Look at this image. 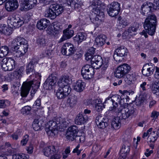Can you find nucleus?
Here are the masks:
<instances>
[{
    "mask_svg": "<svg viewBox=\"0 0 159 159\" xmlns=\"http://www.w3.org/2000/svg\"><path fill=\"white\" fill-rule=\"evenodd\" d=\"M122 112L120 117L121 118L125 120L137 114L136 109L130 104L126 107H124L123 109L122 108V110L120 112Z\"/></svg>",
    "mask_w": 159,
    "mask_h": 159,
    "instance_id": "nucleus-6",
    "label": "nucleus"
},
{
    "mask_svg": "<svg viewBox=\"0 0 159 159\" xmlns=\"http://www.w3.org/2000/svg\"><path fill=\"white\" fill-rule=\"evenodd\" d=\"M157 22L156 17L154 14L148 16L145 19L143 26L146 31L149 35L152 36L154 34Z\"/></svg>",
    "mask_w": 159,
    "mask_h": 159,
    "instance_id": "nucleus-2",
    "label": "nucleus"
},
{
    "mask_svg": "<svg viewBox=\"0 0 159 159\" xmlns=\"http://www.w3.org/2000/svg\"><path fill=\"white\" fill-rule=\"evenodd\" d=\"M104 117L100 115L96 117L95 121L97 125L98 124L100 123V121H101L102 120H104Z\"/></svg>",
    "mask_w": 159,
    "mask_h": 159,
    "instance_id": "nucleus-59",
    "label": "nucleus"
},
{
    "mask_svg": "<svg viewBox=\"0 0 159 159\" xmlns=\"http://www.w3.org/2000/svg\"><path fill=\"white\" fill-rule=\"evenodd\" d=\"M61 51L63 55L69 56L74 54L76 51L73 45L66 43L62 46Z\"/></svg>",
    "mask_w": 159,
    "mask_h": 159,
    "instance_id": "nucleus-15",
    "label": "nucleus"
},
{
    "mask_svg": "<svg viewBox=\"0 0 159 159\" xmlns=\"http://www.w3.org/2000/svg\"><path fill=\"white\" fill-rule=\"evenodd\" d=\"M109 59L108 58H106L104 60H103L102 64L100 66L104 70L107 69L108 66Z\"/></svg>",
    "mask_w": 159,
    "mask_h": 159,
    "instance_id": "nucleus-53",
    "label": "nucleus"
},
{
    "mask_svg": "<svg viewBox=\"0 0 159 159\" xmlns=\"http://www.w3.org/2000/svg\"><path fill=\"white\" fill-rule=\"evenodd\" d=\"M9 52V49L7 46H2L0 49V58H2L6 56Z\"/></svg>",
    "mask_w": 159,
    "mask_h": 159,
    "instance_id": "nucleus-43",
    "label": "nucleus"
},
{
    "mask_svg": "<svg viewBox=\"0 0 159 159\" xmlns=\"http://www.w3.org/2000/svg\"><path fill=\"white\" fill-rule=\"evenodd\" d=\"M18 6L17 0H8L6 3L5 8L8 12H12L16 10Z\"/></svg>",
    "mask_w": 159,
    "mask_h": 159,
    "instance_id": "nucleus-20",
    "label": "nucleus"
},
{
    "mask_svg": "<svg viewBox=\"0 0 159 159\" xmlns=\"http://www.w3.org/2000/svg\"><path fill=\"white\" fill-rule=\"evenodd\" d=\"M91 63L95 66V65L98 66L97 68L100 67L102 64L103 59L99 55H95L92 58L91 60Z\"/></svg>",
    "mask_w": 159,
    "mask_h": 159,
    "instance_id": "nucleus-24",
    "label": "nucleus"
},
{
    "mask_svg": "<svg viewBox=\"0 0 159 159\" xmlns=\"http://www.w3.org/2000/svg\"><path fill=\"white\" fill-rule=\"evenodd\" d=\"M155 72L154 74V77L156 79L159 80V68L156 67Z\"/></svg>",
    "mask_w": 159,
    "mask_h": 159,
    "instance_id": "nucleus-61",
    "label": "nucleus"
},
{
    "mask_svg": "<svg viewBox=\"0 0 159 159\" xmlns=\"http://www.w3.org/2000/svg\"><path fill=\"white\" fill-rule=\"evenodd\" d=\"M135 80V75L134 74H127L124 79L125 82L128 84H131Z\"/></svg>",
    "mask_w": 159,
    "mask_h": 159,
    "instance_id": "nucleus-41",
    "label": "nucleus"
},
{
    "mask_svg": "<svg viewBox=\"0 0 159 159\" xmlns=\"http://www.w3.org/2000/svg\"><path fill=\"white\" fill-rule=\"evenodd\" d=\"M138 28V25H133L131 27L129 28L128 30V32L129 33H132L133 32H135Z\"/></svg>",
    "mask_w": 159,
    "mask_h": 159,
    "instance_id": "nucleus-55",
    "label": "nucleus"
},
{
    "mask_svg": "<svg viewBox=\"0 0 159 159\" xmlns=\"http://www.w3.org/2000/svg\"><path fill=\"white\" fill-rule=\"evenodd\" d=\"M39 78L37 80H34L33 81H30L26 83L22 87L21 95L23 97H26L29 93L31 87L35 88V89L39 88L40 83L41 76L38 75Z\"/></svg>",
    "mask_w": 159,
    "mask_h": 159,
    "instance_id": "nucleus-4",
    "label": "nucleus"
},
{
    "mask_svg": "<svg viewBox=\"0 0 159 159\" xmlns=\"http://www.w3.org/2000/svg\"><path fill=\"white\" fill-rule=\"evenodd\" d=\"M119 104H120L121 107L120 108H121V107H126L129 105L128 103L126 102V100L125 99L120 98V99Z\"/></svg>",
    "mask_w": 159,
    "mask_h": 159,
    "instance_id": "nucleus-56",
    "label": "nucleus"
},
{
    "mask_svg": "<svg viewBox=\"0 0 159 159\" xmlns=\"http://www.w3.org/2000/svg\"><path fill=\"white\" fill-rule=\"evenodd\" d=\"M120 125V120L118 117L114 118L111 122V127L116 129H119Z\"/></svg>",
    "mask_w": 159,
    "mask_h": 159,
    "instance_id": "nucleus-39",
    "label": "nucleus"
},
{
    "mask_svg": "<svg viewBox=\"0 0 159 159\" xmlns=\"http://www.w3.org/2000/svg\"><path fill=\"white\" fill-rule=\"evenodd\" d=\"M51 8L54 10L57 16L61 14L64 11V8L61 5L53 4L51 5Z\"/></svg>",
    "mask_w": 159,
    "mask_h": 159,
    "instance_id": "nucleus-25",
    "label": "nucleus"
},
{
    "mask_svg": "<svg viewBox=\"0 0 159 159\" xmlns=\"http://www.w3.org/2000/svg\"><path fill=\"white\" fill-rule=\"evenodd\" d=\"M74 33V31L73 30H70L68 28L64 30L63 31V34L59 40V42H62L65 40L70 38L73 36Z\"/></svg>",
    "mask_w": 159,
    "mask_h": 159,
    "instance_id": "nucleus-23",
    "label": "nucleus"
},
{
    "mask_svg": "<svg viewBox=\"0 0 159 159\" xmlns=\"http://www.w3.org/2000/svg\"><path fill=\"white\" fill-rule=\"evenodd\" d=\"M57 79L54 74H51L43 84V87L46 90H51L52 89Z\"/></svg>",
    "mask_w": 159,
    "mask_h": 159,
    "instance_id": "nucleus-16",
    "label": "nucleus"
},
{
    "mask_svg": "<svg viewBox=\"0 0 159 159\" xmlns=\"http://www.w3.org/2000/svg\"><path fill=\"white\" fill-rule=\"evenodd\" d=\"M155 66L151 63H147L143 66L142 73L146 76H150L153 74L155 70Z\"/></svg>",
    "mask_w": 159,
    "mask_h": 159,
    "instance_id": "nucleus-18",
    "label": "nucleus"
},
{
    "mask_svg": "<svg viewBox=\"0 0 159 159\" xmlns=\"http://www.w3.org/2000/svg\"><path fill=\"white\" fill-rule=\"evenodd\" d=\"M24 70V68L21 66L18 70L14 71L13 73L12 72L9 73L8 74V76H11L13 74V76L16 79H19L22 76Z\"/></svg>",
    "mask_w": 159,
    "mask_h": 159,
    "instance_id": "nucleus-36",
    "label": "nucleus"
},
{
    "mask_svg": "<svg viewBox=\"0 0 159 159\" xmlns=\"http://www.w3.org/2000/svg\"><path fill=\"white\" fill-rule=\"evenodd\" d=\"M94 69L89 65L84 66L82 68L81 73L83 78L86 80H89L93 77L94 74Z\"/></svg>",
    "mask_w": 159,
    "mask_h": 159,
    "instance_id": "nucleus-7",
    "label": "nucleus"
},
{
    "mask_svg": "<svg viewBox=\"0 0 159 159\" xmlns=\"http://www.w3.org/2000/svg\"><path fill=\"white\" fill-rule=\"evenodd\" d=\"M77 101V97L73 94L70 96L68 98L67 104L69 107L72 108L75 106Z\"/></svg>",
    "mask_w": 159,
    "mask_h": 159,
    "instance_id": "nucleus-28",
    "label": "nucleus"
},
{
    "mask_svg": "<svg viewBox=\"0 0 159 159\" xmlns=\"http://www.w3.org/2000/svg\"><path fill=\"white\" fill-rule=\"evenodd\" d=\"M106 36L104 35L97 36L95 39V44L98 47L103 46L106 42Z\"/></svg>",
    "mask_w": 159,
    "mask_h": 159,
    "instance_id": "nucleus-29",
    "label": "nucleus"
},
{
    "mask_svg": "<svg viewBox=\"0 0 159 159\" xmlns=\"http://www.w3.org/2000/svg\"><path fill=\"white\" fill-rule=\"evenodd\" d=\"M23 4L21 5L22 11H26L33 7L37 3V0H23Z\"/></svg>",
    "mask_w": 159,
    "mask_h": 159,
    "instance_id": "nucleus-21",
    "label": "nucleus"
},
{
    "mask_svg": "<svg viewBox=\"0 0 159 159\" xmlns=\"http://www.w3.org/2000/svg\"><path fill=\"white\" fill-rule=\"evenodd\" d=\"M120 98V96L115 95L111 97H108L107 98L104 103H107L108 106L112 105V106L109 107V110L112 111L114 113L118 115L122 110V108H117L118 106V103H119Z\"/></svg>",
    "mask_w": 159,
    "mask_h": 159,
    "instance_id": "nucleus-3",
    "label": "nucleus"
},
{
    "mask_svg": "<svg viewBox=\"0 0 159 159\" xmlns=\"http://www.w3.org/2000/svg\"><path fill=\"white\" fill-rule=\"evenodd\" d=\"M119 92L122 94L121 96H120V98L125 99L126 102H128L129 99V96L130 95L131 93L126 90L123 91L120 90Z\"/></svg>",
    "mask_w": 159,
    "mask_h": 159,
    "instance_id": "nucleus-42",
    "label": "nucleus"
},
{
    "mask_svg": "<svg viewBox=\"0 0 159 159\" xmlns=\"http://www.w3.org/2000/svg\"><path fill=\"white\" fill-rule=\"evenodd\" d=\"M90 7L92 9H100L102 8L100 0H90Z\"/></svg>",
    "mask_w": 159,
    "mask_h": 159,
    "instance_id": "nucleus-40",
    "label": "nucleus"
},
{
    "mask_svg": "<svg viewBox=\"0 0 159 159\" xmlns=\"http://www.w3.org/2000/svg\"><path fill=\"white\" fill-rule=\"evenodd\" d=\"M1 66L5 71H11L14 69L16 62L12 58H5L1 63Z\"/></svg>",
    "mask_w": 159,
    "mask_h": 159,
    "instance_id": "nucleus-9",
    "label": "nucleus"
},
{
    "mask_svg": "<svg viewBox=\"0 0 159 159\" xmlns=\"http://www.w3.org/2000/svg\"><path fill=\"white\" fill-rule=\"evenodd\" d=\"M86 34L84 32H80L78 33L73 39L75 41L78 43H80L86 39Z\"/></svg>",
    "mask_w": 159,
    "mask_h": 159,
    "instance_id": "nucleus-37",
    "label": "nucleus"
},
{
    "mask_svg": "<svg viewBox=\"0 0 159 159\" xmlns=\"http://www.w3.org/2000/svg\"><path fill=\"white\" fill-rule=\"evenodd\" d=\"M78 130L76 125L70 127L67 129L66 134V136L67 139L71 141L74 140L77 137Z\"/></svg>",
    "mask_w": 159,
    "mask_h": 159,
    "instance_id": "nucleus-17",
    "label": "nucleus"
},
{
    "mask_svg": "<svg viewBox=\"0 0 159 159\" xmlns=\"http://www.w3.org/2000/svg\"><path fill=\"white\" fill-rule=\"evenodd\" d=\"M53 27L54 30L56 31V33L61 31L62 29V26L60 23H55L53 24Z\"/></svg>",
    "mask_w": 159,
    "mask_h": 159,
    "instance_id": "nucleus-52",
    "label": "nucleus"
},
{
    "mask_svg": "<svg viewBox=\"0 0 159 159\" xmlns=\"http://www.w3.org/2000/svg\"><path fill=\"white\" fill-rule=\"evenodd\" d=\"M20 18L18 16L15 17H9L7 21L8 25L12 28H19L24 23L23 18Z\"/></svg>",
    "mask_w": 159,
    "mask_h": 159,
    "instance_id": "nucleus-14",
    "label": "nucleus"
},
{
    "mask_svg": "<svg viewBox=\"0 0 159 159\" xmlns=\"http://www.w3.org/2000/svg\"><path fill=\"white\" fill-rule=\"evenodd\" d=\"M147 83L145 82H143L140 85V90L141 92L146 91L147 90Z\"/></svg>",
    "mask_w": 159,
    "mask_h": 159,
    "instance_id": "nucleus-58",
    "label": "nucleus"
},
{
    "mask_svg": "<svg viewBox=\"0 0 159 159\" xmlns=\"http://www.w3.org/2000/svg\"><path fill=\"white\" fill-rule=\"evenodd\" d=\"M29 138V136L27 135H26L24 136L23 137V139L21 141V144L22 146H25L27 143L28 140Z\"/></svg>",
    "mask_w": 159,
    "mask_h": 159,
    "instance_id": "nucleus-57",
    "label": "nucleus"
},
{
    "mask_svg": "<svg viewBox=\"0 0 159 159\" xmlns=\"http://www.w3.org/2000/svg\"><path fill=\"white\" fill-rule=\"evenodd\" d=\"M159 115V113L157 111H153L151 116V117L153 118V119H156L158 117Z\"/></svg>",
    "mask_w": 159,
    "mask_h": 159,
    "instance_id": "nucleus-63",
    "label": "nucleus"
},
{
    "mask_svg": "<svg viewBox=\"0 0 159 159\" xmlns=\"http://www.w3.org/2000/svg\"><path fill=\"white\" fill-rule=\"evenodd\" d=\"M49 21L45 18L42 19L37 23V27L40 30L45 29L49 24Z\"/></svg>",
    "mask_w": 159,
    "mask_h": 159,
    "instance_id": "nucleus-26",
    "label": "nucleus"
},
{
    "mask_svg": "<svg viewBox=\"0 0 159 159\" xmlns=\"http://www.w3.org/2000/svg\"><path fill=\"white\" fill-rule=\"evenodd\" d=\"M20 47L19 49L16 51L19 53V56H22L24 55L28 50V45L26 40V43L23 44Z\"/></svg>",
    "mask_w": 159,
    "mask_h": 159,
    "instance_id": "nucleus-34",
    "label": "nucleus"
},
{
    "mask_svg": "<svg viewBox=\"0 0 159 159\" xmlns=\"http://www.w3.org/2000/svg\"><path fill=\"white\" fill-rule=\"evenodd\" d=\"M9 104V102L7 100H0V108H4Z\"/></svg>",
    "mask_w": 159,
    "mask_h": 159,
    "instance_id": "nucleus-54",
    "label": "nucleus"
},
{
    "mask_svg": "<svg viewBox=\"0 0 159 159\" xmlns=\"http://www.w3.org/2000/svg\"><path fill=\"white\" fill-rule=\"evenodd\" d=\"M130 67L128 64L124 63L119 66L115 73V77L120 78L128 73L130 70Z\"/></svg>",
    "mask_w": 159,
    "mask_h": 159,
    "instance_id": "nucleus-8",
    "label": "nucleus"
},
{
    "mask_svg": "<svg viewBox=\"0 0 159 159\" xmlns=\"http://www.w3.org/2000/svg\"><path fill=\"white\" fill-rule=\"evenodd\" d=\"M92 11L96 15L95 20H93V23L98 26L104 20V15L103 10L102 8L95 9H92Z\"/></svg>",
    "mask_w": 159,
    "mask_h": 159,
    "instance_id": "nucleus-12",
    "label": "nucleus"
},
{
    "mask_svg": "<svg viewBox=\"0 0 159 159\" xmlns=\"http://www.w3.org/2000/svg\"><path fill=\"white\" fill-rule=\"evenodd\" d=\"M119 24L123 27H125L128 25V23L126 19L125 18H122L121 17H119L118 18Z\"/></svg>",
    "mask_w": 159,
    "mask_h": 159,
    "instance_id": "nucleus-51",
    "label": "nucleus"
},
{
    "mask_svg": "<svg viewBox=\"0 0 159 159\" xmlns=\"http://www.w3.org/2000/svg\"><path fill=\"white\" fill-rule=\"evenodd\" d=\"M82 4V2L80 0H72L70 2L71 7L75 8L80 7Z\"/></svg>",
    "mask_w": 159,
    "mask_h": 159,
    "instance_id": "nucleus-44",
    "label": "nucleus"
},
{
    "mask_svg": "<svg viewBox=\"0 0 159 159\" xmlns=\"http://www.w3.org/2000/svg\"><path fill=\"white\" fill-rule=\"evenodd\" d=\"M71 80V75H68L62 76L59 80L58 84L59 88L56 94L58 99H64L69 94L71 89L69 84Z\"/></svg>",
    "mask_w": 159,
    "mask_h": 159,
    "instance_id": "nucleus-1",
    "label": "nucleus"
},
{
    "mask_svg": "<svg viewBox=\"0 0 159 159\" xmlns=\"http://www.w3.org/2000/svg\"><path fill=\"white\" fill-rule=\"evenodd\" d=\"M44 16L45 17L49 18L51 19L55 18L57 16L54 10L51 8V5L49 8L45 11Z\"/></svg>",
    "mask_w": 159,
    "mask_h": 159,
    "instance_id": "nucleus-33",
    "label": "nucleus"
},
{
    "mask_svg": "<svg viewBox=\"0 0 159 159\" xmlns=\"http://www.w3.org/2000/svg\"><path fill=\"white\" fill-rule=\"evenodd\" d=\"M49 126L46 129L48 135L50 136H54L57 134L59 128L57 126V122L56 118L54 120H50L48 123Z\"/></svg>",
    "mask_w": 159,
    "mask_h": 159,
    "instance_id": "nucleus-11",
    "label": "nucleus"
},
{
    "mask_svg": "<svg viewBox=\"0 0 159 159\" xmlns=\"http://www.w3.org/2000/svg\"><path fill=\"white\" fill-rule=\"evenodd\" d=\"M153 4L150 2H145L141 7L142 14L143 15L148 16L151 13Z\"/></svg>",
    "mask_w": 159,
    "mask_h": 159,
    "instance_id": "nucleus-22",
    "label": "nucleus"
},
{
    "mask_svg": "<svg viewBox=\"0 0 159 159\" xmlns=\"http://www.w3.org/2000/svg\"><path fill=\"white\" fill-rule=\"evenodd\" d=\"M105 105L102 103L101 101H98V102L97 103L95 106L96 110L98 112L102 111L104 108Z\"/></svg>",
    "mask_w": 159,
    "mask_h": 159,
    "instance_id": "nucleus-48",
    "label": "nucleus"
},
{
    "mask_svg": "<svg viewBox=\"0 0 159 159\" xmlns=\"http://www.w3.org/2000/svg\"><path fill=\"white\" fill-rule=\"evenodd\" d=\"M102 147L99 144H95L94 145L93 147V150L95 152H97L101 150Z\"/></svg>",
    "mask_w": 159,
    "mask_h": 159,
    "instance_id": "nucleus-62",
    "label": "nucleus"
},
{
    "mask_svg": "<svg viewBox=\"0 0 159 159\" xmlns=\"http://www.w3.org/2000/svg\"><path fill=\"white\" fill-rule=\"evenodd\" d=\"M44 154L47 157H49L53 154L50 159H59L61 155L59 152V148L54 146H50L45 148L43 150Z\"/></svg>",
    "mask_w": 159,
    "mask_h": 159,
    "instance_id": "nucleus-5",
    "label": "nucleus"
},
{
    "mask_svg": "<svg viewBox=\"0 0 159 159\" xmlns=\"http://www.w3.org/2000/svg\"><path fill=\"white\" fill-rule=\"evenodd\" d=\"M82 56V55L81 53L79 52H77L73 56V59L74 60H76L81 58Z\"/></svg>",
    "mask_w": 159,
    "mask_h": 159,
    "instance_id": "nucleus-64",
    "label": "nucleus"
},
{
    "mask_svg": "<svg viewBox=\"0 0 159 159\" xmlns=\"http://www.w3.org/2000/svg\"><path fill=\"white\" fill-rule=\"evenodd\" d=\"M116 53H115L113 56L114 60L116 61L120 62L121 61L119 57H123L127 56L128 53V50L125 46H122L118 48L115 51Z\"/></svg>",
    "mask_w": 159,
    "mask_h": 159,
    "instance_id": "nucleus-13",
    "label": "nucleus"
},
{
    "mask_svg": "<svg viewBox=\"0 0 159 159\" xmlns=\"http://www.w3.org/2000/svg\"><path fill=\"white\" fill-rule=\"evenodd\" d=\"M0 31L3 34L6 35H9L12 32V29L11 27H8L5 25L0 26Z\"/></svg>",
    "mask_w": 159,
    "mask_h": 159,
    "instance_id": "nucleus-35",
    "label": "nucleus"
},
{
    "mask_svg": "<svg viewBox=\"0 0 159 159\" xmlns=\"http://www.w3.org/2000/svg\"><path fill=\"white\" fill-rule=\"evenodd\" d=\"M25 43H26V40L24 39L21 37H17L11 42V46L12 50L16 51L21 45Z\"/></svg>",
    "mask_w": 159,
    "mask_h": 159,
    "instance_id": "nucleus-19",
    "label": "nucleus"
},
{
    "mask_svg": "<svg viewBox=\"0 0 159 159\" xmlns=\"http://www.w3.org/2000/svg\"><path fill=\"white\" fill-rule=\"evenodd\" d=\"M33 127L35 131H38L40 129L41 126L39 124V121L38 119H35L33 124Z\"/></svg>",
    "mask_w": 159,
    "mask_h": 159,
    "instance_id": "nucleus-46",
    "label": "nucleus"
},
{
    "mask_svg": "<svg viewBox=\"0 0 159 159\" xmlns=\"http://www.w3.org/2000/svg\"><path fill=\"white\" fill-rule=\"evenodd\" d=\"M87 119V117L85 118L82 114H79L75 118V123L76 124L81 125L86 122Z\"/></svg>",
    "mask_w": 159,
    "mask_h": 159,
    "instance_id": "nucleus-38",
    "label": "nucleus"
},
{
    "mask_svg": "<svg viewBox=\"0 0 159 159\" xmlns=\"http://www.w3.org/2000/svg\"><path fill=\"white\" fill-rule=\"evenodd\" d=\"M31 109V107L29 106H25L22 108L21 112L24 115L29 114Z\"/></svg>",
    "mask_w": 159,
    "mask_h": 159,
    "instance_id": "nucleus-49",
    "label": "nucleus"
},
{
    "mask_svg": "<svg viewBox=\"0 0 159 159\" xmlns=\"http://www.w3.org/2000/svg\"><path fill=\"white\" fill-rule=\"evenodd\" d=\"M107 121V120L104 117V120H102L101 121H100V123L98 125V127L100 129L105 128L108 125Z\"/></svg>",
    "mask_w": 159,
    "mask_h": 159,
    "instance_id": "nucleus-50",
    "label": "nucleus"
},
{
    "mask_svg": "<svg viewBox=\"0 0 159 159\" xmlns=\"http://www.w3.org/2000/svg\"><path fill=\"white\" fill-rule=\"evenodd\" d=\"M47 40L46 37L40 35L38 37L36 40V43L39 47H43L46 45Z\"/></svg>",
    "mask_w": 159,
    "mask_h": 159,
    "instance_id": "nucleus-32",
    "label": "nucleus"
},
{
    "mask_svg": "<svg viewBox=\"0 0 159 159\" xmlns=\"http://www.w3.org/2000/svg\"><path fill=\"white\" fill-rule=\"evenodd\" d=\"M13 159H28L29 158L28 155L24 153H18L13 155Z\"/></svg>",
    "mask_w": 159,
    "mask_h": 159,
    "instance_id": "nucleus-45",
    "label": "nucleus"
},
{
    "mask_svg": "<svg viewBox=\"0 0 159 159\" xmlns=\"http://www.w3.org/2000/svg\"><path fill=\"white\" fill-rule=\"evenodd\" d=\"M85 86V84L84 82L81 80H79L75 84L74 89L77 92H81L84 90Z\"/></svg>",
    "mask_w": 159,
    "mask_h": 159,
    "instance_id": "nucleus-27",
    "label": "nucleus"
},
{
    "mask_svg": "<svg viewBox=\"0 0 159 159\" xmlns=\"http://www.w3.org/2000/svg\"><path fill=\"white\" fill-rule=\"evenodd\" d=\"M120 4L117 2H112L107 9L108 15L111 17H115L118 15L120 11Z\"/></svg>",
    "mask_w": 159,
    "mask_h": 159,
    "instance_id": "nucleus-10",
    "label": "nucleus"
},
{
    "mask_svg": "<svg viewBox=\"0 0 159 159\" xmlns=\"http://www.w3.org/2000/svg\"><path fill=\"white\" fill-rule=\"evenodd\" d=\"M57 122V126L59 129H62L64 128H66L68 125V122H67L66 120L62 117H60L56 118Z\"/></svg>",
    "mask_w": 159,
    "mask_h": 159,
    "instance_id": "nucleus-31",
    "label": "nucleus"
},
{
    "mask_svg": "<svg viewBox=\"0 0 159 159\" xmlns=\"http://www.w3.org/2000/svg\"><path fill=\"white\" fill-rule=\"evenodd\" d=\"M38 61L36 59H33L30 61L27 66L26 72L27 74L33 73L34 70V66L38 62Z\"/></svg>",
    "mask_w": 159,
    "mask_h": 159,
    "instance_id": "nucleus-30",
    "label": "nucleus"
},
{
    "mask_svg": "<svg viewBox=\"0 0 159 159\" xmlns=\"http://www.w3.org/2000/svg\"><path fill=\"white\" fill-rule=\"evenodd\" d=\"M51 51L48 49L42 53V57H48L51 55Z\"/></svg>",
    "mask_w": 159,
    "mask_h": 159,
    "instance_id": "nucleus-60",
    "label": "nucleus"
},
{
    "mask_svg": "<svg viewBox=\"0 0 159 159\" xmlns=\"http://www.w3.org/2000/svg\"><path fill=\"white\" fill-rule=\"evenodd\" d=\"M152 90L154 93H158L159 95V80L152 85Z\"/></svg>",
    "mask_w": 159,
    "mask_h": 159,
    "instance_id": "nucleus-47",
    "label": "nucleus"
}]
</instances>
